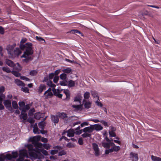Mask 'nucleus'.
I'll return each instance as SVG.
<instances>
[{
  "label": "nucleus",
  "instance_id": "22",
  "mask_svg": "<svg viewBox=\"0 0 161 161\" xmlns=\"http://www.w3.org/2000/svg\"><path fill=\"white\" fill-rule=\"evenodd\" d=\"M30 108V105L29 104H27L25 106L23 107V108H19L20 110L22 111L24 110L25 112L28 110Z\"/></svg>",
  "mask_w": 161,
  "mask_h": 161
},
{
  "label": "nucleus",
  "instance_id": "20",
  "mask_svg": "<svg viewBox=\"0 0 161 161\" xmlns=\"http://www.w3.org/2000/svg\"><path fill=\"white\" fill-rule=\"evenodd\" d=\"M53 95V94L52 92H48L47 94L44 95L46 99L51 98Z\"/></svg>",
  "mask_w": 161,
  "mask_h": 161
},
{
  "label": "nucleus",
  "instance_id": "34",
  "mask_svg": "<svg viewBox=\"0 0 161 161\" xmlns=\"http://www.w3.org/2000/svg\"><path fill=\"white\" fill-rule=\"evenodd\" d=\"M37 73V71L36 70H31L30 73L29 74L31 76H34L36 75Z\"/></svg>",
  "mask_w": 161,
  "mask_h": 161
},
{
  "label": "nucleus",
  "instance_id": "56",
  "mask_svg": "<svg viewBox=\"0 0 161 161\" xmlns=\"http://www.w3.org/2000/svg\"><path fill=\"white\" fill-rule=\"evenodd\" d=\"M35 147H36L41 148L42 147V144L41 142H38Z\"/></svg>",
  "mask_w": 161,
  "mask_h": 161
},
{
  "label": "nucleus",
  "instance_id": "30",
  "mask_svg": "<svg viewBox=\"0 0 161 161\" xmlns=\"http://www.w3.org/2000/svg\"><path fill=\"white\" fill-rule=\"evenodd\" d=\"M72 106L77 110L82 109V106L81 104L79 105H72Z\"/></svg>",
  "mask_w": 161,
  "mask_h": 161
},
{
  "label": "nucleus",
  "instance_id": "46",
  "mask_svg": "<svg viewBox=\"0 0 161 161\" xmlns=\"http://www.w3.org/2000/svg\"><path fill=\"white\" fill-rule=\"evenodd\" d=\"M91 134L87 133L86 132L85 133H84L82 134L81 136L83 138H86L88 137H90L91 136Z\"/></svg>",
  "mask_w": 161,
  "mask_h": 161
},
{
  "label": "nucleus",
  "instance_id": "55",
  "mask_svg": "<svg viewBox=\"0 0 161 161\" xmlns=\"http://www.w3.org/2000/svg\"><path fill=\"white\" fill-rule=\"evenodd\" d=\"M59 80V77L58 76H55L53 78V81L54 83H56Z\"/></svg>",
  "mask_w": 161,
  "mask_h": 161
},
{
  "label": "nucleus",
  "instance_id": "43",
  "mask_svg": "<svg viewBox=\"0 0 161 161\" xmlns=\"http://www.w3.org/2000/svg\"><path fill=\"white\" fill-rule=\"evenodd\" d=\"M84 97L85 99H88L90 97V93L89 92H86L84 94Z\"/></svg>",
  "mask_w": 161,
  "mask_h": 161
},
{
  "label": "nucleus",
  "instance_id": "62",
  "mask_svg": "<svg viewBox=\"0 0 161 161\" xmlns=\"http://www.w3.org/2000/svg\"><path fill=\"white\" fill-rule=\"evenodd\" d=\"M5 156L3 154H1L0 157V161H4L5 159Z\"/></svg>",
  "mask_w": 161,
  "mask_h": 161
},
{
  "label": "nucleus",
  "instance_id": "26",
  "mask_svg": "<svg viewBox=\"0 0 161 161\" xmlns=\"http://www.w3.org/2000/svg\"><path fill=\"white\" fill-rule=\"evenodd\" d=\"M91 93L93 97L95 98L97 97V100H99V97L98 96V94L97 92L94 91H91Z\"/></svg>",
  "mask_w": 161,
  "mask_h": 161
},
{
  "label": "nucleus",
  "instance_id": "58",
  "mask_svg": "<svg viewBox=\"0 0 161 161\" xmlns=\"http://www.w3.org/2000/svg\"><path fill=\"white\" fill-rule=\"evenodd\" d=\"M20 79L23 80H25L26 81L30 80V79L29 78L24 76H21Z\"/></svg>",
  "mask_w": 161,
  "mask_h": 161
},
{
  "label": "nucleus",
  "instance_id": "35",
  "mask_svg": "<svg viewBox=\"0 0 161 161\" xmlns=\"http://www.w3.org/2000/svg\"><path fill=\"white\" fill-rule=\"evenodd\" d=\"M11 73L16 77H19L21 75V74L18 72L15 71H11Z\"/></svg>",
  "mask_w": 161,
  "mask_h": 161
},
{
  "label": "nucleus",
  "instance_id": "61",
  "mask_svg": "<svg viewBox=\"0 0 161 161\" xmlns=\"http://www.w3.org/2000/svg\"><path fill=\"white\" fill-rule=\"evenodd\" d=\"M27 121L31 124H33L35 122V120L33 118H31L30 119H28L27 120Z\"/></svg>",
  "mask_w": 161,
  "mask_h": 161
},
{
  "label": "nucleus",
  "instance_id": "9",
  "mask_svg": "<svg viewBox=\"0 0 161 161\" xmlns=\"http://www.w3.org/2000/svg\"><path fill=\"white\" fill-rule=\"evenodd\" d=\"M94 130V128L92 126V125H91L90 126L85 128L83 130V131L85 133L88 132L89 133H91Z\"/></svg>",
  "mask_w": 161,
  "mask_h": 161
},
{
  "label": "nucleus",
  "instance_id": "19",
  "mask_svg": "<svg viewBox=\"0 0 161 161\" xmlns=\"http://www.w3.org/2000/svg\"><path fill=\"white\" fill-rule=\"evenodd\" d=\"M14 53L15 55L18 56L21 53V52L19 48L17 47L14 51Z\"/></svg>",
  "mask_w": 161,
  "mask_h": 161
},
{
  "label": "nucleus",
  "instance_id": "47",
  "mask_svg": "<svg viewBox=\"0 0 161 161\" xmlns=\"http://www.w3.org/2000/svg\"><path fill=\"white\" fill-rule=\"evenodd\" d=\"M22 91L25 93H29V90L28 88L26 87H22L21 88Z\"/></svg>",
  "mask_w": 161,
  "mask_h": 161
},
{
  "label": "nucleus",
  "instance_id": "32",
  "mask_svg": "<svg viewBox=\"0 0 161 161\" xmlns=\"http://www.w3.org/2000/svg\"><path fill=\"white\" fill-rule=\"evenodd\" d=\"M52 91L53 93V94L56 96H57L58 92H60V90L58 89H56L55 88H53Z\"/></svg>",
  "mask_w": 161,
  "mask_h": 161
},
{
  "label": "nucleus",
  "instance_id": "12",
  "mask_svg": "<svg viewBox=\"0 0 161 161\" xmlns=\"http://www.w3.org/2000/svg\"><path fill=\"white\" fill-rule=\"evenodd\" d=\"M46 86L43 84H41L39 87L38 92L39 93H42L43 90L46 89Z\"/></svg>",
  "mask_w": 161,
  "mask_h": 161
},
{
  "label": "nucleus",
  "instance_id": "14",
  "mask_svg": "<svg viewBox=\"0 0 161 161\" xmlns=\"http://www.w3.org/2000/svg\"><path fill=\"white\" fill-rule=\"evenodd\" d=\"M64 92L66 96V97L65 100L67 101H69L70 99V94L69 91L68 90H64Z\"/></svg>",
  "mask_w": 161,
  "mask_h": 161
},
{
  "label": "nucleus",
  "instance_id": "53",
  "mask_svg": "<svg viewBox=\"0 0 161 161\" xmlns=\"http://www.w3.org/2000/svg\"><path fill=\"white\" fill-rule=\"evenodd\" d=\"M109 136L110 137H115L116 136V135L114 131L113 132H109Z\"/></svg>",
  "mask_w": 161,
  "mask_h": 161
},
{
  "label": "nucleus",
  "instance_id": "64",
  "mask_svg": "<svg viewBox=\"0 0 161 161\" xmlns=\"http://www.w3.org/2000/svg\"><path fill=\"white\" fill-rule=\"evenodd\" d=\"M58 152V150H53L51 151V154L52 155H54L57 153Z\"/></svg>",
  "mask_w": 161,
  "mask_h": 161
},
{
  "label": "nucleus",
  "instance_id": "33",
  "mask_svg": "<svg viewBox=\"0 0 161 161\" xmlns=\"http://www.w3.org/2000/svg\"><path fill=\"white\" fill-rule=\"evenodd\" d=\"M52 91L53 93V94L56 96H57L58 92H60V90L58 89H56L55 88H53Z\"/></svg>",
  "mask_w": 161,
  "mask_h": 161
},
{
  "label": "nucleus",
  "instance_id": "7",
  "mask_svg": "<svg viewBox=\"0 0 161 161\" xmlns=\"http://www.w3.org/2000/svg\"><path fill=\"white\" fill-rule=\"evenodd\" d=\"M19 156H21V157L24 158L25 157L29 158L27 151L25 149H21L19 151Z\"/></svg>",
  "mask_w": 161,
  "mask_h": 161
},
{
  "label": "nucleus",
  "instance_id": "60",
  "mask_svg": "<svg viewBox=\"0 0 161 161\" xmlns=\"http://www.w3.org/2000/svg\"><path fill=\"white\" fill-rule=\"evenodd\" d=\"M100 122L104 125L105 126H108V123L104 120H102L100 121Z\"/></svg>",
  "mask_w": 161,
  "mask_h": 161
},
{
  "label": "nucleus",
  "instance_id": "52",
  "mask_svg": "<svg viewBox=\"0 0 161 161\" xmlns=\"http://www.w3.org/2000/svg\"><path fill=\"white\" fill-rule=\"evenodd\" d=\"M66 154V152L64 151V150H62V151H61L59 152L58 155L59 156H62L63 155H65Z\"/></svg>",
  "mask_w": 161,
  "mask_h": 161
},
{
  "label": "nucleus",
  "instance_id": "49",
  "mask_svg": "<svg viewBox=\"0 0 161 161\" xmlns=\"http://www.w3.org/2000/svg\"><path fill=\"white\" fill-rule=\"evenodd\" d=\"M34 117L35 119L39 120L41 118L40 114V113H36L35 114Z\"/></svg>",
  "mask_w": 161,
  "mask_h": 161
},
{
  "label": "nucleus",
  "instance_id": "17",
  "mask_svg": "<svg viewBox=\"0 0 161 161\" xmlns=\"http://www.w3.org/2000/svg\"><path fill=\"white\" fill-rule=\"evenodd\" d=\"M75 132L73 129L68 130L67 131V136L69 137H73Z\"/></svg>",
  "mask_w": 161,
  "mask_h": 161
},
{
  "label": "nucleus",
  "instance_id": "24",
  "mask_svg": "<svg viewBox=\"0 0 161 161\" xmlns=\"http://www.w3.org/2000/svg\"><path fill=\"white\" fill-rule=\"evenodd\" d=\"M29 156L32 157L34 158H37L38 155L35 152L33 151H30L29 153Z\"/></svg>",
  "mask_w": 161,
  "mask_h": 161
},
{
  "label": "nucleus",
  "instance_id": "57",
  "mask_svg": "<svg viewBox=\"0 0 161 161\" xmlns=\"http://www.w3.org/2000/svg\"><path fill=\"white\" fill-rule=\"evenodd\" d=\"M66 147L68 148H71L74 147V145L73 144H72L71 142H69L67 143L66 145Z\"/></svg>",
  "mask_w": 161,
  "mask_h": 161
},
{
  "label": "nucleus",
  "instance_id": "38",
  "mask_svg": "<svg viewBox=\"0 0 161 161\" xmlns=\"http://www.w3.org/2000/svg\"><path fill=\"white\" fill-rule=\"evenodd\" d=\"M60 78L62 80H66L67 78V75L65 73H63L60 75Z\"/></svg>",
  "mask_w": 161,
  "mask_h": 161
},
{
  "label": "nucleus",
  "instance_id": "28",
  "mask_svg": "<svg viewBox=\"0 0 161 161\" xmlns=\"http://www.w3.org/2000/svg\"><path fill=\"white\" fill-rule=\"evenodd\" d=\"M13 108L14 109H17L18 108V106L17 103L15 101H13L12 102Z\"/></svg>",
  "mask_w": 161,
  "mask_h": 161
},
{
  "label": "nucleus",
  "instance_id": "16",
  "mask_svg": "<svg viewBox=\"0 0 161 161\" xmlns=\"http://www.w3.org/2000/svg\"><path fill=\"white\" fill-rule=\"evenodd\" d=\"M15 82L18 86L24 87L25 86V84L24 83L19 79L15 80Z\"/></svg>",
  "mask_w": 161,
  "mask_h": 161
},
{
  "label": "nucleus",
  "instance_id": "5",
  "mask_svg": "<svg viewBox=\"0 0 161 161\" xmlns=\"http://www.w3.org/2000/svg\"><path fill=\"white\" fill-rule=\"evenodd\" d=\"M130 158L133 161H137L139 159L138 154L132 152L130 153Z\"/></svg>",
  "mask_w": 161,
  "mask_h": 161
},
{
  "label": "nucleus",
  "instance_id": "31",
  "mask_svg": "<svg viewBox=\"0 0 161 161\" xmlns=\"http://www.w3.org/2000/svg\"><path fill=\"white\" fill-rule=\"evenodd\" d=\"M2 69L3 71L7 73H11V71L10 70L9 68L8 67H3Z\"/></svg>",
  "mask_w": 161,
  "mask_h": 161
},
{
  "label": "nucleus",
  "instance_id": "51",
  "mask_svg": "<svg viewBox=\"0 0 161 161\" xmlns=\"http://www.w3.org/2000/svg\"><path fill=\"white\" fill-rule=\"evenodd\" d=\"M5 158H7L8 160H11L12 158H13L12 155L10 154H7L6 156H5Z\"/></svg>",
  "mask_w": 161,
  "mask_h": 161
},
{
  "label": "nucleus",
  "instance_id": "4",
  "mask_svg": "<svg viewBox=\"0 0 161 161\" xmlns=\"http://www.w3.org/2000/svg\"><path fill=\"white\" fill-rule=\"evenodd\" d=\"M41 136H34L32 137H31L29 139V141L32 142V144L34 145L36 144L41 139Z\"/></svg>",
  "mask_w": 161,
  "mask_h": 161
},
{
  "label": "nucleus",
  "instance_id": "8",
  "mask_svg": "<svg viewBox=\"0 0 161 161\" xmlns=\"http://www.w3.org/2000/svg\"><path fill=\"white\" fill-rule=\"evenodd\" d=\"M56 114H58L59 118L64 120L67 119L68 117L67 114L65 112H58L56 113Z\"/></svg>",
  "mask_w": 161,
  "mask_h": 161
},
{
  "label": "nucleus",
  "instance_id": "18",
  "mask_svg": "<svg viewBox=\"0 0 161 161\" xmlns=\"http://www.w3.org/2000/svg\"><path fill=\"white\" fill-rule=\"evenodd\" d=\"M46 124V122L44 121H41L38 124L39 127L42 130H44Z\"/></svg>",
  "mask_w": 161,
  "mask_h": 161
},
{
  "label": "nucleus",
  "instance_id": "39",
  "mask_svg": "<svg viewBox=\"0 0 161 161\" xmlns=\"http://www.w3.org/2000/svg\"><path fill=\"white\" fill-rule=\"evenodd\" d=\"M71 71L72 69L69 68H68L66 69H64L63 70V71L64 73H66L67 74L70 73V72H71Z\"/></svg>",
  "mask_w": 161,
  "mask_h": 161
},
{
  "label": "nucleus",
  "instance_id": "36",
  "mask_svg": "<svg viewBox=\"0 0 161 161\" xmlns=\"http://www.w3.org/2000/svg\"><path fill=\"white\" fill-rule=\"evenodd\" d=\"M102 145L103 147L106 148H109L110 147V143L109 142H102Z\"/></svg>",
  "mask_w": 161,
  "mask_h": 161
},
{
  "label": "nucleus",
  "instance_id": "59",
  "mask_svg": "<svg viewBox=\"0 0 161 161\" xmlns=\"http://www.w3.org/2000/svg\"><path fill=\"white\" fill-rule=\"evenodd\" d=\"M35 112V109L34 108L31 109L29 111L28 114L29 115H33V113Z\"/></svg>",
  "mask_w": 161,
  "mask_h": 161
},
{
  "label": "nucleus",
  "instance_id": "2",
  "mask_svg": "<svg viewBox=\"0 0 161 161\" xmlns=\"http://www.w3.org/2000/svg\"><path fill=\"white\" fill-rule=\"evenodd\" d=\"M5 63L8 66L11 67H13L15 65H17L18 68H15V69L18 71H20L21 69V67H20V65L19 63H17L16 64H15L13 61L8 59H6Z\"/></svg>",
  "mask_w": 161,
  "mask_h": 161
},
{
  "label": "nucleus",
  "instance_id": "13",
  "mask_svg": "<svg viewBox=\"0 0 161 161\" xmlns=\"http://www.w3.org/2000/svg\"><path fill=\"white\" fill-rule=\"evenodd\" d=\"M14 47L11 45H8L7 47V49L8 54L11 55H13V51Z\"/></svg>",
  "mask_w": 161,
  "mask_h": 161
},
{
  "label": "nucleus",
  "instance_id": "44",
  "mask_svg": "<svg viewBox=\"0 0 161 161\" xmlns=\"http://www.w3.org/2000/svg\"><path fill=\"white\" fill-rule=\"evenodd\" d=\"M80 97V96L75 97L74 98V101L75 102H79L80 103L81 100Z\"/></svg>",
  "mask_w": 161,
  "mask_h": 161
},
{
  "label": "nucleus",
  "instance_id": "48",
  "mask_svg": "<svg viewBox=\"0 0 161 161\" xmlns=\"http://www.w3.org/2000/svg\"><path fill=\"white\" fill-rule=\"evenodd\" d=\"M12 153L13 158H16L18 157V153L17 151L13 152Z\"/></svg>",
  "mask_w": 161,
  "mask_h": 161
},
{
  "label": "nucleus",
  "instance_id": "40",
  "mask_svg": "<svg viewBox=\"0 0 161 161\" xmlns=\"http://www.w3.org/2000/svg\"><path fill=\"white\" fill-rule=\"evenodd\" d=\"M42 147L47 150L49 149L51 147V146L48 144L43 143L42 144Z\"/></svg>",
  "mask_w": 161,
  "mask_h": 161
},
{
  "label": "nucleus",
  "instance_id": "6",
  "mask_svg": "<svg viewBox=\"0 0 161 161\" xmlns=\"http://www.w3.org/2000/svg\"><path fill=\"white\" fill-rule=\"evenodd\" d=\"M50 117L51 121L55 125L58 123L59 119L58 114H56V115L51 114Z\"/></svg>",
  "mask_w": 161,
  "mask_h": 161
},
{
  "label": "nucleus",
  "instance_id": "23",
  "mask_svg": "<svg viewBox=\"0 0 161 161\" xmlns=\"http://www.w3.org/2000/svg\"><path fill=\"white\" fill-rule=\"evenodd\" d=\"M92 103L90 102H86L84 104V107L86 109H89L91 108Z\"/></svg>",
  "mask_w": 161,
  "mask_h": 161
},
{
  "label": "nucleus",
  "instance_id": "21",
  "mask_svg": "<svg viewBox=\"0 0 161 161\" xmlns=\"http://www.w3.org/2000/svg\"><path fill=\"white\" fill-rule=\"evenodd\" d=\"M69 32L71 33H72L74 34H75V33H78L79 34H80L82 36H83V34L77 30H71L70 31L68 32V33Z\"/></svg>",
  "mask_w": 161,
  "mask_h": 161
},
{
  "label": "nucleus",
  "instance_id": "27",
  "mask_svg": "<svg viewBox=\"0 0 161 161\" xmlns=\"http://www.w3.org/2000/svg\"><path fill=\"white\" fill-rule=\"evenodd\" d=\"M152 160L154 161H161V158L153 155L151 156Z\"/></svg>",
  "mask_w": 161,
  "mask_h": 161
},
{
  "label": "nucleus",
  "instance_id": "15",
  "mask_svg": "<svg viewBox=\"0 0 161 161\" xmlns=\"http://www.w3.org/2000/svg\"><path fill=\"white\" fill-rule=\"evenodd\" d=\"M3 103L5 107L8 108L11 106V101L9 100H4Z\"/></svg>",
  "mask_w": 161,
  "mask_h": 161
},
{
  "label": "nucleus",
  "instance_id": "10",
  "mask_svg": "<svg viewBox=\"0 0 161 161\" xmlns=\"http://www.w3.org/2000/svg\"><path fill=\"white\" fill-rule=\"evenodd\" d=\"M26 112L24 110L21 111V114L19 116L20 119H23L24 120L26 119L27 118V115Z\"/></svg>",
  "mask_w": 161,
  "mask_h": 161
},
{
  "label": "nucleus",
  "instance_id": "42",
  "mask_svg": "<svg viewBox=\"0 0 161 161\" xmlns=\"http://www.w3.org/2000/svg\"><path fill=\"white\" fill-rule=\"evenodd\" d=\"M114 151L118 152L120 149V147L118 146H114L112 147Z\"/></svg>",
  "mask_w": 161,
  "mask_h": 161
},
{
  "label": "nucleus",
  "instance_id": "54",
  "mask_svg": "<svg viewBox=\"0 0 161 161\" xmlns=\"http://www.w3.org/2000/svg\"><path fill=\"white\" fill-rule=\"evenodd\" d=\"M33 131L35 133L39 134V129L37 127H33Z\"/></svg>",
  "mask_w": 161,
  "mask_h": 161
},
{
  "label": "nucleus",
  "instance_id": "37",
  "mask_svg": "<svg viewBox=\"0 0 161 161\" xmlns=\"http://www.w3.org/2000/svg\"><path fill=\"white\" fill-rule=\"evenodd\" d=\"M68 82L66 80H63V81H60V84L62 86H67V83Z\"/></svg>",
  "mask_w": 161,
  "mask_h": 161
},
{
  "label": "nucleus",
  "instance_id": "11",
  "mask_svg": "<svg viewBox=\"0 0 161 161\" xmlns=\"http://www.w3.org/2000/svg\"><path fill=\"white\" fill-rule=\"evenodd\" d=\"M92 126L94 128V130H95L97 131L101 130L103 129V127L98 124L92 125Z\"/></svg>",
  "mask_w": 161,
  "mask_h": 161
},
{
  "label": "nucleus",
  "instance_id": "63",
  "mask_svg": "<svg viewBox=\"0 0 161 161\" xmlns=\"http://www.w3.org/2000/svg\"><path fill=\"white\" fill-rule=\"evenodd\" d=\"M4 33V29L1 26H0V34L2 35H3Z\"/></svg>",
  "mask_w": 161,
  "mask_h": 161
},
{
  "label": "nucleus",
  "instance_id": "50",
  "mask_svg": "<svg viewBox=\"0 0 161 161\" xmlns=\"http://www.w3.org/2000/svg\"><path fill=\"white\" fill-rule=\"evenodd\" d=\"M5 95L3 94H2L0 95V103H2L3 99L5 98Z\"/></svg>",
  "mask_w": 161,
  "mask_h": 161
},
{
  "label": "nucleus",
  "instance_id": "25",
  "mask_svg": "<svg viewBox=\"0 0 161 161\" xmlns=\"http://www.w3.org/2000/svg\"><path fill=\"white\" fill-rule=\"evenodd\" d=\"M75 85V81L70 80L68 81V86L69 87H73Z\"/></svg>",
  "mask_w": 161,
  "mask_h": 161
},
{
  "label": "nucleus",
  "instance_id": "1",
  "mask_svg": "<svg viewBox=\"0 0 161 161\" xmlns=\"http://www.w3.org/2000/svg\"><path fill=\"white\" fill-rule=\"evenodd\" d=\"M32 44L29 42L26 43L25 45L20 44V49L22 50L25 49L24 54L21 56V58H25L22 60L23 62L28 63L33 59L32 55L33 53V51L32 50Z\"/></svg>",
  "mask_w": 161,
  "mask_h": 161
},
{
  "label": "nucleus",
  "instance_id": "45",
  "mask_svg": "<svg viewBox=\"0 0 161 161\" xmlns=\"http://www.w3.org/2000/svg\"><path fill=\"white\" fill-rule=\"evenodd\" d=\"M42 149H40L38 148H36L34 149V151L38 153H40L41 156L43 157H44V156L41 153L42 152Z\"/></svg>",
  "mask_w": 161,
  "mask_h": 161
},
{
  "label": "nucleus",
  "instance_id": "3",
  "mask_svg": "<svg viewBox=\"0 0 161 161\" xmlns=\"http://www.w3.org/2000/svg\"><path fill=\"white\" fill-rule=\"evenodd\" d=\"M92 146L93 149L95 152V155L97 157L99 156L100 155V152L98 145L96 143H93L92 144Z\"/></svg>",
  "mask_w": 161,
  "mask_h": 161
},
{
  "label": "nucleus",
  "instance_id": "29",
  "mask_svg": "<svg viewBox=\"0 0 161 161\" xmlns=\"http://www.w3.org/2000/svg\"><path fill=\"white\" fill-rule=\"evenodd\" d=\"M27 147L28 150L30 151H34V149L33 148V145L31 144H28L27 146Z\"/></svg>",
  "mask_w": 161,
  "mask_h": 161
},
{
  "label": "nucleus",
  "instance_id": "41",
  "mask_svg": "<svg viewBox=\"0 0 161 161\" xmlns=\"http://www.w3.org/2000/svg\"><path fill=\"white\" fill-rule=\"evenodd\" d=\"M19 108H23V107L25 105V103L24 101L19 102Z\"/></svg>",
  "mask_w": 161,
  "mask_h": 161
}]
</instances>
